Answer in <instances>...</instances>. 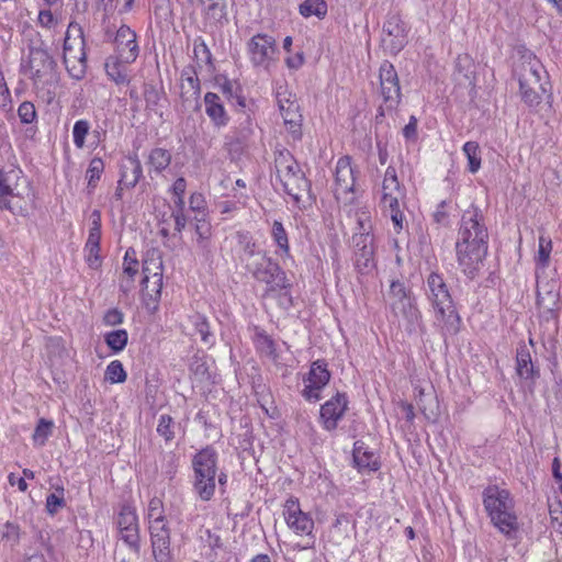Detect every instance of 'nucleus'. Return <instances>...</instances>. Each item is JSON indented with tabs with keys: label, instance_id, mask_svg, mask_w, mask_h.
<instances>
[{
	"label": "nucleus",
	"instance_id": "nucleus-17",
	"mask_svg": "<svg viewBox=\"0 0 562 562\" xmlns=\"http://www.w3.org/2000/svg\"><path fill=\"white\" fill-rule=\"evenodd\" d=\"M283 516L288 527L296 535H311L314 529V520L304 513L296 497H290L285 501Z\"/></svg>",
	"mask_w": 562,
	"mask_h": 562
},
{
	"label": "nucleus",
	"instance_id": "nucleus-42",
	"mask_svg": "<svg viewBox=\"0 0 562 562\" xmlns=\"http://www.w3.org/2000/svg\"><path fill=\"white\" fill-rule=\"evenodd\" d=\"M463 154L468 159V170L476 173L481 168V149L476 142H467L463 145Z\"/></svg>",
	"mask_w": 562,
	"mask_h": 562
},
{
	"label": "nucleus",
	"instance_id": "nucleus-52",
	"mask_svg": "<svg viewBox=\"0 0 562 562\" xmlns=\"http://www.w3.org/2000/svg\"><path fill=\"white\" fill-rule=\"evenodd\" d=\"M90 131V123L87 120H78L72 127L74 144L81 149L86 145V137Z\"/></svg>",
	"mask_w": 562,
	"mask_h": 562
},
{
	"label": "nucleus",
	"instance_id": "nucleus-7",
	"mask_svg": "<svg viewBox=\"0 0 562 562\" xmlns=\"http://www.w3.org/2000/svg\"><path fill=\"white\" fill-rule=\"evenodd\" d=\"M243 267L255 280L265 283L269 291H277L288 286L285 273L277 262L267 256L265 250L244 263Z\"/></svg>",
	"mask_w": 562,
	"mask_h": 562
},
{
	"label": "nucleus",
	"instance_id": "nucleus-44",
	"mask_svg": "<svg viewBox=\"0 0 562 562\" xmlns=\"http://www.w3.org/2000/svg\"><path fill=\"white\" fill-rule=\"evenodd\" d=\"M68 75L75 80H81L87 74V55L80 57H72L63 61Z\"/></svg>",
	"mask_w": 562,
	"mask_h": 562
},
{
	"label": "nucleus",
	"instance_id": "nucleus-51",
	"mask_svg": "<svg viewBox=\"0 0 562 562\" xmlns=\"http://www.w3.org/2000/svg\"><path fill=\"white\" fill-rule=\"evenodd\" d=\"M414 297L411 290H407L403 282L396 280L392 281L390 285L391 303L406 302Z\"/></svg>",
	"mask_w": 562,
	"mask_h": 562
},
{
	"label": "nucleus",
	"instance_id": "nucleus-26",
	"mask_svg": "<svg viewBox=\"0 0 562 562\" xmlns=\"http://www.w3.org/2000/svg\"><path fill=\"white\" fill-rule=\"evenodd\" d=\"M205 113L217 128L228 124L229 116L218 94L206 92L204 95Z\"/></svg>",
	"mask_w": 562,
	"mask_h": 562
},
{
	"label": "nucleus",
	"instance_id": "nucleus-39",
	"mask_svg": "<svg viewBox=\"0 0 562 562\" xmlns=\"http://www.w3.org/2000/svg\"><path fill=\"white\" fill-rule=\"evenodd\" d=\"M194 220L196 245L201 250L209 251L210 238L212 236V226L204 217H198V215H195Z\"/></svg>",
	"mask_w": 562,
	"mask_h": 562
},
{
	"label": "nucleus",
	"instance_id": "nucleus-38",
	"mask_svg": "<svg viewBox=\"0 0 562 562\" xmlns=\"http://www.w3.org/2000/svg\"><path fill=\"white\" fill-rule=\"evenodd\" d=\"M271 237L279 248L281 257H290V245L288 233L283 224L279 221H274L271 227Z\"/></svg>",
	"mask_w": 562,
	"mask_h": 562
},
{
	"label": "nucleus",
	"instance_id": "nucleus-12",
	"mask_svg": "<svg viewBox=\"0 0 562 562\" xmlns=\"http://www.w3.org/2000/svg\"><path fill=\"white\" fill-rule=\"evenodd\" d=\"M57 63L42 43L40 46L29 47L27 68L34 83H43L55 74Z\"/></svg>",
	"mask_w": 562,
	"mask_h": 562
},
{
	"label": "nucleus",
	"instance_id": "nucleus-60",
	"mask_svg": "<svg viewBox=\"0 0 562 562\" xmlns=\"http://www.w3.org/2000/svg\"><path fill=\"white\" fill-rule=\"evenodd\" d=\"M37 23L44 29H52L57 24V19L49 9H42L38 12Z\"/></svg>",
	"mask_w": 562,
	"mask_h": 562
},
{
	"label": "nucleus",
	"instance_id": "nucleus-63",
	"mask_svg": "<svg viewBox=\"0 0 562 562\" xmlns=\"http://www.w3.org/2000/svg\"><path fill=\"white\" fill-rule=\"evenodd\" d=\"M171 216L175 220V231L178 233H181L187 225V217L184 215V210L173 209L171 212Z\"/></svg>",
	"mask_w": 562,
	"mask_h": 562
},
{
	"label": "nucleus",
	"instance_id": "nucleus-20",
	"mask_svg": "<svg viewBox=\"0 0 562 562\" xmlns=\"http://www.w3.org/2000/svg\"><path fill=\"white\" fill-rule=\"evenodd\" d=\"M87 55L86 40L81 25L75 21L68 24L64 45H63V61L71 59L72 57H80Z\"/></svg>",
	"mask_w": 562,
	"mask_h": 562
},
{
	"label": "nucleus",
	"instance_id": "nucleus-57",
	"mask_svg": "<svg viewBox=\"0 0 562 562\" xmlns=\"http://www.w3.org/2000/svg\"><path fill=\"white\" fill-rule=\"evenodd\" d=\"M18 115L23 124H31L36 119V110L33 103L22 102L18 109Z\"/></svg>",
	"mask_w": 562,
	"mask_h": 562
},
{
	"label": "nucleus",
	"instance_id": "nucleus-6",
	"mask_svg": "<svg viewBox=\"0 0 562 562\" xmlns=\"http://www.w3.org/2000/svg\"><path fill=\"white\" fill-rule=\"evenodd\" d=\"M217 454L214 449L207 447L199 451L193 460L192 467L194 471L193 487L195 493L202 501H210L216 487V465Z\"/></svg>",
	"mask_w": 562,
	"mask_h": 562
},
{
	"label": "nucleus",
	"instance_id": "nucleus-22",
	"mask_svg": "<svg viewBox=\"0 0 562 562\" xmlns=\"http://www.w3.org/2000/svg\"><path fill=\"white\" fill-rule=\"evenodd\" d=\"M355 266L361 273L371 271L374 263V239L366 237H352Z\"/></svg>",
	"mask_w": 562,
	"mask_h": 562
},
{
	"label": "nucleus",
	"instance_id": "nucleus-61",
	"mask_svg": "<svg viewBox=\"0 0 562 562\" xmlns=\"http://www.w3.org/2000/svg\"><path fill=\"white\" fill-rule=\"evenodd\" d=\"M131 255H135V251L132 249H128L125 252L124 256V272L128 274L131 278H133L137 273V266L138 261L135 257H132Z\"/></svg>",
	"mask_w": 562,
	"mask_h": 562
},
{
	"label": "nucleus",
	"instance_id": "nucleus-25",
	"mask_svg": "<svg viewBox=\"0 0 562 562\" xmlns=\"http://www.w3.org/2000/svg\"><path fill=\"white\" fill-rule=\"evenodd\" d=\"M201 92L200 80L193 69H186L181 74L180 81V99L182 105L199 104V97Z\"/></svg>",
	"mask_w": 562,
	"mask_h": 562
},
{
	"label": "nucleus",
	"instance_id": "nucleus-55",
	"mask_svg": "<svg viewBox=\"0 0 562 562\" xmlns=\"http://www.w3.org/2000/svg\"><path fill=\"white\" fill-rule=\"evenodd\" d=\"M65 505L63 487L57 488L55 493H52L46 497V509L50 515L56 514Z\"/></svg>",
	"mask_w": 562,
	"mask_h": 562
},
{
	"label": "nucleus",
	"instance_id": "nucleus-64",
	"mask_svg": "<svg viewBox=\"0 0 562 562\" xmlns=\"http://www.w3.org/2000/svg\"><path fill=\"white\" fill-rule=\"evenodd\" d=\"M220 89L227 99H233L239 91V87L228 79H225L224 82L220 83Z\"/></svg>",
	"mask_w": 562,
	"mask_h": 562
},
{
	"label": "nucleus",
	"instance_id": "nucleus-31",
	"mask_svg": "<svg viewBox=\"0 0 562 562\" xmlns=\"http://www.w3.org/2000/svg\"><path fill=\"white\" fill-rule=\"evenodd\" d=\"M516 372L524 380H535L539 376V371L535 369L531 355L526 346L517 349Z\"/></svg>",
	"mask_w": 562,
	"mask_h": 562
},
{
	"label": "nucleus",
	"instance_id": "nucleus-11",
	"mask_svg": "<svg viewBox=\"0 0 562 562\" xmlns=\"http://www.w3.org/2000/svg\"><path fill=\"white\" fill-rule=\"evenodd\" d=\"M247 52L254 67L268 70L276 60V40L268 34L258 33L248 41Z\"/></svg>",
	"mask_w": 562,
	"mask_h": 562
},
{
	"label": "nucleus",
	"instance_id": "nucleus-29",
	"mask_svg": "<svg viewBox=\"0 0 562 562\" xmlns=\"http://www.w3.org/2000/svg\"><path fill=\"white\" fill-rule=\"evenodd\" d=\"M352 457L359 471L374 472L380 469L379 458L361 440L355 442Z\"/></svg>",
	"mask_w": 562,
	"mask_h": 562
},
{
	"label": "nucleus",
	"instance_id": "nucleus-4",
	"mask_svg": "<svg viewBox=\"0 0 562 562\" xmlns=\"http://www.w3.org/2000/svg\"><path fill=\"white\" fill-rule=\"evenodd\" d=\"M31 200L30 184L20 168L0 170V210L24 216Z\"/></svg>",
	"mask_w": 562,
	"mask_h": 562
},
{
	"label": "nucleus",
	"instance_id": "nucleus-15",
	"mask_svg": "<svg viewBox=\"0 0 562 562\" xmlns=\"http://www.w3.org/2000/svg\"><path fill=\"white\" fill-rule=\"evenodd\" d=\"M116 524L122 540L135 553H139V526L135 508L130 505H123L117 515Z\"/></svg>",
	"mask_w": 562,
	"mask_h": 562
},
{
	"label": "nucleus",
	"instance_id": "nucleus-43",
	"mask_svg": "<svg viewBox=\"0 0 562 562\" xmlns=\"http://www.w3.org/2000/svg\"><path fill=\"white\" fill-rule=\"evenodd\" d=\"M300 13L304 18L315 15L323 19L327 14V3L324 0H305L300 4Z\"/></svg>",
	"mask_w": 562,
	"mask_h": 562
},
{
	"label": "nucleus",
	"instance_id": "nucleus-32",
	"mask_svg": "<svg viewBox=\"0 0 562 562\" xmlns=\"http://www.w3.org/2000/svg\"><path fill=\"white\" fill-rule=\"evenodd\" d=\"M274 164L280 181L302 170L299 162L288 150L280 151L276 157Z\"/></svg>",
	"mask_w": 562,
	"mask_h": 562
},
{
	"label": "nucleus",
	"instance_id": "nucleus-45",
	"mask_svg": "<svg viewBox=\"0 0 562 562\" xmlns=\"http://www.w3.org/2000/svg\"><path fill=\"white\" fill-rule=\"evenodd\" d=\"M104 340L112 351L120 352L126 347L128 335L125 329H116L108 333Z\"/></svg>",
	"mask_w": 562,
	"mask_h": 562
},
{
	"label": "nucleus",
	"instance_id": "nucleus-23",
	"mask_svg": "<svg viewBox=\"0 0 562 562\" xmlns=\"http://www.w3.org/2000/svg\"><path fill=\"white\" fill-rule=\"evenodd\" d=\"M204 7V29L214 32L227 22L225 0H198Z\"/></svg>",
	"mask_w": 562,
	"mask_h": 562
},
{
	"label": "nucleus",
	"instance_id": "nucleus-8",
	"mask_svg": "<svg viewBox=\"0 0 562 562\" xmlns=\"http://www.w3.org/2000/svg\"><path fill=\"white\" fill-rule=\"evenodd\" d=\"M544 72L541 63L537 58L525 60L519 70V90L522 101L530 108L541 103V92L544 89L541 83V75Z\"/></svg>",
	"mask_w": 562,
	"mask_h": 562
},
{
	"label": "nucleus",
	"instance_id": "nucleus-48",
	"mask_svg": "<svg viewBox=\"0 0 562 562\" xmlns=\"http://www.w3.org/2000/svg\"><path fill=\"white\" fill-rule=\"evenodd\" d=\"M277 103L280 114L290 112L292 109H300L295 97L286 88L283 89L282 87L277 91Z\"/></svg>",
	"mask_w": 562,
	"mask_h": 562
},
{
	"label": "nucleus",
	"instance_id": "nucleus-2",
	"mask_svg": "<svg viewBox=\"0 0 562 562\" xmlns=\"http://www.w3.org/2000/svg\"><path fill=\"white\" fill-rule=\"evenodd\" d=\"M425 291L435 313V326L440 328L443 336L457 334L460 329L461 318L443 277L431 272L427 277Z\"/></svg>",
	"mask_w": 562,
	"mask_h": 562
},
{
	"label": "nucleus",
	"instance_id": "nucleus-27",
	"mask_svg": "<svg viewBox=\"0 0 562 562\" xmlns=\"http://www.w3.org/2000/svg\"><path fill=\"white\" fill-rule=\"evenodd\" d=\"M392 311L401 314L406 321V330L415 331L422 324V313L417 306L416 299L412 297L406 302L390 303Z\"/></svg>",
	"mask_w": 562,
	"mask_h": 562
},
{
	"label": "nucleus",
	"instance_id": "nucleus-34",
	"mask_svg": "<svg viewBox=\"0 0 562 562\" xmlns=\"http://www.w3.org/2000/svg\"><path fill=\"white\" fill-rule=\"evenodd\" d=\"M546 291L538 290L537 292V304L540 308L547 312H553L560 302V293L555 288L554 282H548L544 285Z\"/></svg>",
	"mask_w": 562,
	"mask_h": 562
},
{
	"label": "nucleus",
	"instance_id": "nucleus-13",
	"mask_svg": "<svg viewBox=\"0 0 562 562\" xmlns=\"http://www.w3.org/2000/svg\"><path fill=\"white\" fill-rule=\"evenodd\" d=\"M408 27L400 15L387 18L383 25L382 46L392 55L398 54L407 44Z\"/></svg>",
	"mask_w": 562,
	"mask_h": 562
},
{
	"label": "nucleus",
	"instance_id": "nucleus-35",
	"mask_svg": "<svg viewBox=\"0 0 562 562\" xmlns=\"http://www.w3.org/2000/svg\"><path fill=\"white\" fill-rule=\"evenodd\" d=\"M283 119V124L285 126L288 135L292 138L293 142H299L302 138V122L303 116L300 112V109L291 110L290 112H285L281 114Z\"/></svg>",
	"mask_w": 562,
	"mask_h": 562
},
{
	"label": "nucleus",
	"instance_id": "nucleus-49",
	"mask_svg": "<svg viewBox=\"0 0 562 562\" xmlns=\"http://www.w3.org/2000/svg\"><path fill=\"white\" fill-rule=\"evenodd\" d=\"M156 430L157 434L161 436L166 442H170L175 438V422L172 417L167 414L160 415Z\"/></svg>",
	"mask_w": 562,
	"mask_h": 562
},
{
	"label": "nucleus",
	"instance_id": "nucleus-54",
	"mask_svg": "<svg viewBox=\"0 0 562 562\" xmlns=\"http://www.w3.org/2000/svg\"><path fill=\"white\" fill-rule=\"evenodd\" d=\"M104 170V162L101 158L94 157L91 159L87 169L86 176L88 179V187H95V182L100 179Z\"/></svg>",
	"mask_w": 562,
	"mask_h": 562
},
{
	"label": "nucleus",
	"instance_id": "nucleus-5",
	"mask_svg": "<svg viewBox=\"0 0 562 562\" xmlns=\"http://www.w3.org/2000/svg\"><path fill=\"white\" fill-rule=\"evenodd\" d=\"M483 505L494 527L508 539L513 538L518 530V520L509 492L490 485L483 492Z\"/></svg>",
	"mask_w": 562,
	"mask_h": 562
},
{
	"label": "nucleus",
	"instance_id": "nucleus-28",
	"mask_svg": "<svg viewBox=\"0 0 562 562\" xmlns=\"http://www.w3.org/2000/svg\"><path fill=\"white\" fill-rule=\"evenodd\" d=\"M143 176L142 164L136 155L126 157L121 164L120 186L134 188Z\"/></svg>",
	"mask_w": 562,
	"mask_h": 562
},
{
	"label": "nucleus",
	"instance_id": "nucleus-18",
	"mask_svg": "<svg viewBox=\"0 0 562 562\" xmlns=\"http://www.w3.org/2000/svg\"><path fill=\"white\" fill-rule=\"evenodd\" d=\"M153 555L156 562H171L170 529L167 521L148 526Z\"/></svg>",
	"mask_w": 562,
	"mask_h": 562
},
{
	"label": "nucleus",
	"instance_id": "nucleus-41",
	"mask_svg": "<svg viewBox=\"0 0 562 562\" xmlns=\"http://www.w3.org/2000/svg\"><path fill=\"white\" fill-rule=\"evenodd\" d=\"M170 162L171 154L169 150L160 147L151 149L148 157V164L156 172L164 171Z\"/></svg>",
	"mask_w": 562,
	"mask_h": 562
},
{
	"label": "nucleus",
	"instance_id": "nucleus-24",
	"mask_svg": "<svg viewBox=\"0 0 562 562\" xmlns=\"http://www.w3.org/2000/svg\"><path fill=\"white\" fill-rule=\"evenodd\" d=\"M281 183L286 194H289L297 205L304 202L305 198L310 199L311 196V184L302 170L283 179Z\"/></svg>",
	"mask_w": 562,
	"mask_h": 562
},
{
	"label": "nucleus",
	"instance_id": "nucleus-58",
	"mask_svg": "<svg viewBox=\"0 0 562 562\" xmlns=\"http://www.w3.org/2000/svg\"><path fill=\"white\" fill-rule=\"evenodd\" d=\"M86 261L90 268L97 269L101 265L100 245H85Z\"/></svg>",
	"mask_w": 562,
	"mask_h": 562
},
{
	"label": "nucleus",
	"instance_id": "nucleus-9",
	"mask_svg": "<svg viewBox=\"0 0 562 562\" xmlns=\"http://www.w3.org/2000/svg\"><path fill=\"white\" fill-rule=\"evenodd\" d=\"M334 194L339 203L350 204L355 200L356 169L350 156L340 157L335 166Z\"/></svg>",
	"mask_w": 562,
	"mask_h": 562
},
{
	"label": "nucleus",
	"instance_id": "nucleus-16",
	"mask_svg": "<svg viewBox=\"0 0 562 562\" xmlns=\"http://www.w3.org/2000/svg\"><path fill=\"white\" fill-rule=\"evenodd\" d=\"M330 372L324 360H316L311 364L307 378L304 379V390L302 392L305 400L317 402L321 400V391L328 384Z\"/></svg>",
	"mask_w": 562,
	"mask_h": 562
},
{
	"label": "nucleus",
	"instance_id": "nucleus-10",
	"mask_svg": "<svg viewBox=\"0 0 562 562\" xmlns=\"http://www.w3.org/2000/svg\"><path fill=\"white\" fill-rule=\"evenodd\" d=\"M162 259L160 255L153 250L147 254L143 260V291L144 295L148 296L157 303L161 295L162 289Z\"/></svg>",
	"mask_w": 562,
	"mask_h": 562
},
{
	"label": "nucleus",
	"instance_id": "nucleus-1",
	"mask_svg": "<svg viewBox=\"0 0 562 562\" xmlns=\"http://www.w3.org/2000/svg\"><path fill=\"white\" fill-rule=\"evenodd\" d=\"M488 249V231L482 210L471 204L464 210L458 239L456 243L457 261L461 271L474 279L481 268Z\"/></svg>",
	"mask_w": 562,
	"mask_h": 562
},
{
	"label": "nucleus",
	"instance_id": "nucleus-47",
	"mask_svg": "<svg viewBox=\"0 0 562 562\" xmlns=\"http://www.w3.org/2000/svg\"><path fill=\"white\" fill-rule=\"evenodd\" d=\"M53 428L54 423L52 420L41 418L33 434L34 445L37 447H43L46 443L48 437L52 435Z\"/></svg>",
	"mask_w": 562,
	"mask_h": 562
},
{
	"label": "nucleus",
	"instance_id": "nucleus-36",
	"mask_svg": "<svg viewBox=\"0 0 562 562\" xmlns=\"http://www.w3.org/2000/svg\"><path fill=\"white\" fill-rule=\"evenodd\" d=\"M356 221L357 227L352 237H366L368 239H374L371 213L367 207L357 210Z\"/></svg>",
	"mask_w": 562,
	"mask_h": 562
},
{
	"label": "nucleus",
	"instance_id": "nucleus-50",
	"mask_svg": "<svg viewBox=\"0 0 562 562\" xmlns=\"http://www.w3.org/2000/svg\"><path fill=\"white\" fill-rule=\"evenodd\" d=\"M127 375L120 360L111 361L105 369V380L111 383H123Z\"/></svg>",
	"mask_w": 562,
	"mask_h": 562
},
{
	"label": "nucleus",
	"instance_id": "nucleus-46",
	"mask_svg": "<svg viewBox=\"0 0 562 562\" xmlns=\"http://www.w3.org/2000/svg\"><path fill=\"white\" fill-rule=\"evenodd\" d=\"M147 521L148 526L167 521L164 514V504L160 498L153 497L149 501L147 507Z\"/></svg>",
	"mask_w": 562,
	"mask_h": 562
},
{
	"label": "nucleus",
	"instance_id": "nucleus-40",
	"mask_svg": "<svg viewBox=\"0 0 562 562\" xmlns=\"http://www.w3.org/2000/svg\"><path fill=\"white\" fill-rule=\"evenodd\" d=\"M190 323L194 326L195 331L200 334L201 340L205 345H213L214 344V335L210 330V324L207 322V318L200 314L195 313L189 317Z\"/></svg>",
	"mask_w": 562,
	"mask_h": 562
},
{
	"label": "nucleus",
	"instance_id": "nucleus-30",
	"mask_svg": "<svg viewBox=\"0 0 562 562\" xmlns=\"http://www.w3.org/2000/svg\"><path fill=\"white\" fill-rule=\"evenodd\" d=\"M236 240V252L241 266L263 251L249 232H237Z\"/></svg>",
	"mask_w": 562,
	"mask_h": 562
},
{
	"label": "nucleus",
	"instance_id": "nucleus-19",
	"mask_svg": "<svg viewBox=\"0 0 562 562\" xmlns=\"http://www.w3.org/2000/svg\"><path fill=\"white\" fill-rule=\"evenodd\" d=\"M348 407L346 394L337 393L321 407V419L326 430L336 429Z\"/></svg>",
	"mask_w": 562,
	"mask_h": 562
},
{
	"label": "nucleus",
	"instance_id": "nucleus-62",
	"mask_svg": "<svg viewBox=\"0 0 562 562\" xmlns=\"http://www.w3.org/2000/svg\"><path fill=\"white\" fill-rule=\"evenodd\" d=\"M124 315L117 308H111L105 312L103 316V323L106 326H116L123 323Z\"/></svg>",
	"mask_w": 562,
	"mask_h": 562
},
{
	"label": "nucleus",
	"instance_id": "nucleus-56",
	"mask_svg": "<svg viewBox=\"0 0 562 562\" xmlns=\"http://www.w3.org/2000/svg\"><path fill=\"white\" fill-rule=\"evenodd\" d=\"M551 250H552L551 239L544 235H540L537 261L543 268L547 267L549 263Z\"/></svg>",
	"mask_w": 562,
	"mask_h": 562
},
{
	"label": "nucleus",
	"instance_id": "nucleus-14",
	"mask_svg": "<svg viewBox=\"0 0 562 562\" xmlns=\"http://www.w3.org/2000/svg\"><path fill=\"white\" fill-rule=\"evenodd\" d=\"M379 77L384 106L387 110L396 109L401 101V88L394 66L384 60L380 66Z\"/></svg>",
	"mask_w": 562,
	"mask_h": 562
},
{
	"label": "nucleus",
	"instance_id": "nucleus-21",
	"mask_svg": "<svg viewBox=\"0 0 562 562\" xmlns=\"http://www.w3.org/2000/svg\"><path fill=\"white\" fill-rule=\"evenodd\" d=\"M116 56L125 64H132L138 56V45L136 34L127 25H122L115 35Z\"/></svg>",
	"mask_w": 562,
	"mask_h": 562
},
{
	"label": "nucleus",
	"instance_id": "nucleus-37",
	"mask_svg": "<svg viewBox=\"0 0 562 562\" xmlns=\"http://www.w3.org/2000/svg\"><path fill=\"white\" fill-rule=\"evenodd\" d=\"M254 342L257 351L272 361L278 360L274 340L263 330H258L255 335Z\"/></svg>",
	"mask_w": 562,
	"mask_h": 562
},
{
	"label": "nucleus",
	"instance_id": "nucleus-3",
	"mask_svg": "<svg viewBox=\"0 0 562 562\" xmlns=\"http://www.w3.org/2000/svg\"><path fill=\"white\" fill-rule=\"evenodd\" d=\"M406 189L400 182L396 169L389 166L384 172L381 184V196L379 206L384 216L390 217L394 234H401L407 227V220L404 215Z\"/></svg>",
	"mask_w": 562,
	"mask_h": 562
},
{
	"label": "nucleus",
	"instance_id": "nucleus-53",
	"mask_svg": "<svg viewBox=\"0 0 562 562\" xmlns=\"http://www.w3.org/2000/svg\"><path fill=\"white\" fill-rule=\"evenodd\" d=\"M187 190V181L184 178L180 177L176 179L171 187V192L173 194V209L176 210H184V194Z\"/></svg>",
	"mask_w": 562,
	"mask_h": 562
},
{
	"label": "nucleus",
	"instance_id": "nucleus-59",
	"mask_svg": "<svg viewBox=\"0 0 562 562\" xmlns=\"http://www.w3.org/2000/svg\"><path fill=\"white\" fill-rule=\"evenodd\" d=\"M190 210L195 212L198 217H204L205 199L202 193L193 192L189 199Z\"/></svg>",
	"mask_w": 562,
	"mask_h": 562
},
{
	"label": "nucleus",
	"instance_id": "nucleus-33",
	"mask_svg": "<svg viewBox=\"0 0 562 562\" xmlns=\"http://www.w3.org/2000/svg\"><path fill=\"white\" fill-rule=\"evenodd\" d=\"M127 65L128 64H125L120 57L111 56L106 59L104 68L108 77L116 85H127L130 83L126 72Z\"/></svg>",
	"mask_w": 562,
	"mask_h": 562
}]
</instances>
